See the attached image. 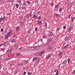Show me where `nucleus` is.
Listing matches in <instances>:
<instances>
[{
    "label": "nucleus",
    "mask_w": 75,
    "mask_h": 75,
    "mask_svg": "<svg viewBox=\"0 0 75 75\" xmlns=\"http://www.w3.org/2000/svg\"><path fill=\"white\" fill-rule=\"evenodd\" d=\"M8 44H9V42H5L4 43V45L5 46H7L8 45Z\"/></svg>",
    "instance_id": "f257e3e1"
},
{
    "label": "nucleus",
    "mask_w": 75,
    "mask_h": 75,
    "mask_svg": "<svg viewBox=\"0 0 75 75\" xmlns=\"http://www.w3.org/2000/svg\"><path fill=\"white\" fill-rule=\"evenodd\" d=\"M73 28V26H70V27L69 28V29H68V31L70 33L71 32V29Z\"/></svg>",
    "instance_id": "f03ea898"
},
{
    "label": "nucleus",
    "mask_w": 75,
    "mask_h": 75,
    "mask_svg": "<svg viewBox=\"0 0 75 75\" xmlns=\"http://www.w3.org/2000/svg\"><path fill=\"white\" fill-rule=\"evenodd\" d=\"M39 47L38 46H36L35 47H34V50H39Z\"/></svg>",
    "instance_id": "7ed1b4c3"
},
{
    "label": "nucleus",
    "mask_w": 75,
    "mask_h": 75,
    "mask_svg": "<svg viewBox=\"0 0 75 75\" xmlns=\"http://www.w3.org/2000/svg\"><path fill=\"white\" fill-rule=\"evenodd\" d=\"M68 47V45L67 44L63 47V50H66V49Z\"/></svg>",
    "instance_id": "20e7f679"
},
{
    "label": "nucleus",
    "mask_w": 75,
    "mask_h": 75,
    "mask_svg": "<svg viewBox=\"0 0 75 75\" xmlns=\"http://www.w3.org/2000/svg\"><path fill=\"white\" fill-rule=\"evenodd\" d=\"M52 46H50L48 47L47 48V50H50L51 49H52Z\"/></svg>",
    "instance_id": "39448f33"
},
{
    "label": "nucleus",
    "mask_w": 75,
    "mask_h": 75,
    "mask_svg": "<svg viewBox=\"0 0 75 75\" xmlns=\"http://www.w3.org/2000/svg\"><path fill=\"white\" fill-rule=\"evenodd\" d=\"M11 42H12V43H13V42H16V39H14L13 40H10Z\"/></svg>",
    "instance_id": "423d86ee"
},
{
    "label": "nucleus",
    "mask_w": 75,
    "mask_h": 75,
    "mask_svg": "<svg viewBox=\"0 0 75 75\" xmlns=\"http://www.w3.org/2000/svg\"><path fill=\"white\" fill-rule=\"evenodd\" d=\"M36 59L37 62H38V63H39V62H40V58L39 57H38Z\"/></svg>",
    "instance_id": "0eeeda50"
},
{
    "label": "nucleus",
    "mask_w": 75,
    "mask_h": 75,
    "mask_svg": "<svg viewBox=\"0 0 75 75\" xmlns=\"http://www.w3.org/2000/svg\"><path fill=\"white\" fill-rule=\"evenodd\" d=\"M51 41H52V39L51 38L48 39L47 42H51Z\"/></svg>",
    "instance_id": "6e6552de"
},
{
    "label": "nucleus",
    "mask_w": 75,
    "mask_h": 75,
    "mask_svg": "<svg viewBox=\"0 0 75 75\" xmlns=\"http://www.w3.org/2000/svg\"><path fill=\"white\" fill-rule=\"evenodd\" d=\"M54 72H57L56 74V75H57L58 74V70L57 69H56L54 71Z\"/></svg>",
    "instance_id": "1a4fd4ad"
},
{
    "label": "nucleus",
    "mask_w": 75,
    "mask_h": 75,
    "mask_svg": "<svg viewBox=\"0 0 75 75\" xmlns=\"http://www.w3.org/2000/svg\"><path fill=\"white\" fill-rule=\"evenodd\" d=\"M25 16H26V18H29V16H30V14H27Z\"/></svg>",
    "instance_id": "9d476101"
},
{
    "label": "nucleus",
    "mask_w": 75,
    "mask_h": 75,
    "mask_svg": "<svg viewBox=\"0 0 75 75\" xmlns=\"http://www.w3.org/2000/svg\"><path fill=\"white\" fill-rule=\"evenodd\" d=\"M64 40L65 41H68V38L67 37H65L64 38Z\"/></svg>",
    "instance_id": "9b49d317"
},
{
    "label": "nucleus",
    "mask_w": 75,
    "mask_h": 75,
    "mask_svg": "<svg viewBox=\"0 0 75 75\" xmlns=\"http://www.w3.org/2000/svg\"><path fill=\"white\" fill-rule=\"evenodd\" d=\"M37 23L38 24H41V23H42V22L41 21H37Z\"/></svg>",
    "instance_id": "f8f14e48"
},
{
    "label": "nucleus",
    "mask_w": 75,
    "mask_h": 75,
    "mask_svg": "<svg viewBox=\"0 0 75 75\" xmlns=\"http://www.w3.org/2000/svg\"><path fill=\"white\" fill-rule=\"evenodd\" d=\"M13 57H11V58L10 57H8L6 58V61H9V60L11 59Z\"/></svg>",
    "instance_id": "ddd939ff"
},
{
    "label": "nucleus",
    "mask_w": 75,
    "mask_h": 75,
    "mask_svg": "<svg viewBox=\"0 0 75 75\" xmlns=\"http://www.w3.org/2000/svg\"><path fill=\"white\" fill-rule=\"evenodd\" d=\"M46 58L47 59H50V55H48L47 57H46Z\"/></svg>",
    "instance_id": "4468645a"
},
{
    "label": "nucleus",
    "mask_w": 75,
    "mask_h": 75,
    "mask_svg": "<svg viewBox=\"0 0 75 75\" xmlns=\"http://www.w3.org/2000/svg\"><path fill=\"white\" fill-rule=\"evenodd\" d=\"M2 18V20L3 21H5V20H6V17H4L3 18Z\"/></svg>",
    "instance_id": "2eb2a0df"
},
{
    "label": "nucleus",
    "mask_w": 75,
    "mask_h": 75,
    "mask_svg": "<svg viewBox=\"0 0 75 75\" xmlns=\"http://www.w3.org/2000/svg\"><path fill=\"white\" fill-rule=\"evenodd\" d=\"M49 35L50 37H51V36H52V35H53V33H52L51 32L50 33Z\"/></svg>",
    "instance_id": "dca6fc26"
},
{
    "label": "nucleus",
    "mask_w": 75,
    "mask_h": 75,
    "mask_svg": "<svg viewBox=\"0 0 75 75\" xmlns=\"http://www.w3.org/2000/svg\"><path fill=\"white\" fill-rule=\"evenodd\" d=\"M62 55V52H59L58 54V56H59V57H60Z\"/></svg>",
    "instance_id": "f3484780"
},
{
    "label": "nucleus",
    "mask_w": 75,
    "mask_h": 75,
    "mask_svg": "<svg viewBox=\"0 0 75 75\" xmlns=\"http://www.w3.org/2000/svg\"><path fill=\"white\" fill-rule=\"evenodd\" d=\"M39 55V52L37 53L34 54L35 56H38Z\"/></svg>",
    "instance_id": "a211bd4d"
},
{
    "label": "nucleus",
    "mask_w": 75,
    "mask_h": 75,
    "mask_svg": "<svg viewBox=\"0 0 75 75\" xmlns=\"http://www.w3.org/2000/svg\"><path fill=\"white\" fill-rule=\"evenodd\" d=\"M59 4H58L56 6H55V8H57V7H58V6H59Z\"/></svg>",
    "instance_id": "6ab92c4d"
},
{
    "label": "nucleus",
    "mask_w": 75,
    "mask_h": 75,
    "mask_svg": "<svg viewBox=\"0 0 75 75\" xmlns=\"http://www.w3.org/2000/svg\"><path fill=\"white\" fill-rule=\"evenodd\" d=\"M28 75H31L32 74V73L31 72H28Z\"/></svg>",
    "instance_id": "aec40b11"
},
{
    "label": "nucleus",
    "mask_w": 75,
    "mask_h": 75,
    "mask_svg": "<svg viewBox=\"0 0 75 75\" xmlns=\"http://www.w3.org/2000/svg\"><path fill=\"white\" fill-rule=\"evenodd\" d=\"M68 63L69 64L70 62V59L68 58L67 60Z\"/></svg>",
    "instance_id": "412c9836"
},
{
    "label": "nucleus",
    "mask_w": 75,
    "mask_h": 75,
    "mask_svg": "<svg viewBox=\"0 0 75 75\" xmlns=\"http://www.w3.org/2000/svg\"><path fill=\"white\" fill-rule=\"evenodd\" d=\"M37 57H34L33 59V61H35V60H36V59H37Z\"/></svg>",
    "instance_id": "4be33fe9"
},
{
    "label": "nucleus",
    "mask_w": 75,
    "mask_h": 75,
    "mask_svg": "<svg viewBox=\"0 0 75 75\" xmlns=\"http://www.w3.org/2000/svg\"><path fill=\"white\" fill-rule=\"evenodd\" d=\"M66 63L67 61H66V60H64L63 63V64H65Z\"/></svg>",
    "instance_id": "5701e85b"
},
{
    "label": "nucleus",
    "mask_w": 75,
    "mask_h": 75,
    "mask_svg": "<svg viewBox=\"0 0 75 75\" xmlns=\"http://www.w3.org/2000/svg\"><path fill=\"white\" fill-rule=\"evenodd\" d=\"M2 67V64H1V62H0V69Z\"/></svg>",
    "instance_id": "b1692460"
},
{
    "label": "nucleus",
    "mask_w": 75,
    "mask_h": 75,
    "mask_svg": "<svg viewBox=\"0 0 75 75\" xmlns=\"http://www.w3.org/2000/svg\"><path fill=\"white\" fill-rule=\"evenodd\" d=\"M1 21H3V20L2 18H0V22H1Z\"/></svg>",
    "instance_id": "393cba45"
},
{
    "label": "nucleus",
    "mask_w": 75,
    "mask_h": 75,
    "mask_svg": "<svg viewBox=\"0 0 75 75\" xmlns=\"http://www.w3.org/2000/svg\"><path fill=\"white\" fill-rule=\"evenodd\" d=\"M19 28H20L19 27H18L16 28V31H18V30H19Z\"/></svg>",
    "instance_id": "a878e982"
},
{
    "label": "nucleus",
    "mask_w": 75,
    "mask_h": 75,
    "mask_svg": "<svg viewBox=\"0 0 75 75\" xmlns=\"http://www.w3.org/2000/svg\"><path fill=\"white\" fill-rule=\"evenodd\" d=\"M9 37V36H8V35H6V36H5V38L6 39H7Z\"/></svg>",
    "instance_id": "bb28decb"
},
{
    "label": "nucleus",
    "mask_w": 75,
    "mask_h": 75,
    "mask_svg": "<svg viewBox=\"0 0 75 75\" xmlns=\"http://www.w3.org/2000/svg\"><path fill=\"white\" fill-rule=\"evenodd\" d=\"M9 52H10V50H7V51L6 52L7 54H8V53H9Z\"/></svg>",
    "instance_id": "cd10ccee"
},
{
    "label": "nucleus",
    "mask_w": 75,
    "mask_h": 75,
    "mask_svg": "<svg viewBox=\"0 0 75 75\" xmlns=\"http://www.w3.org/2000/svg\"><path fill=\"white\" fill-rule=\"evenodd\" d=\"M10 34H11V32H8V33H7V35H10Z\"/></svg>",
    "instance_id": "c85d7f7f"
},
{
    "label": "nucleus",
    "mask_w": 75,
    "mask_h": 75,
    "mask_svg": "<svg viewBox=\"0 0 75 75\" xmlns=\"http://www.w3.org/2000/svg\"><path fill=\"white\" fill-rule=\"evenodd\" d=\"M16 8H18V6H19V5L18 4H16Z\"/></svg>",
    "instance_id": "c756f323"
},
{
    "label": "nucleus",
    "mask_w": 75,
    "mask_h": 75,
    "mask_svg": "<svg viewBox=\"0 0 75 75\" xmlns=\"http://www.w3.org/2000/svg\"><path fill=\"white\" fill-rule=\"evenodd\" d=\"M75 17L73 18H72V20H71L72 22H74V18H75Z\"/></svg>",
    "instance_id": "7c9ffc66"
},
{
    "label": "nucleus",
    "mask_w": 75,
    "mask_h": 75,
    "mask_svg": "<svg viewBox=\"0 0 75 75\" xmlns=\"http://www.w3.org/2000/svg\"><path fill=\"white\" fill-rule=\"evenodd\" d=\"M38 19L40 20V19H41V18H42L41 17V16H38Z\"/></svg>",
    "instance_id": "2f4dec72"
},
{
    "label": "nucleus",
    "mask_w": 75,
    "mask_h": 75,
    "mask_svg": "<svg viewBox=\"0 0 75 75\" xmlns=\"http://www.w3.org/2000/svg\"><path fill=\"white\" fill-rule=\"evenodd\" d=\"M55 16H56V17H58V16H59V15L58 14H55Z\"/></svg>",
    "instance_id": "473e14b6"
},
{
    "label": "nucleus",
    "mask_w": 75,
    "mask_h": 75,
    "mask_svg": "<svg viewBox=\"0 0 75 75\" xmlns=\"http://www.w3.org/2000/svg\"><path fill=\"white\" fill-rule=\"evenodd\" d=\"M41 54H42L44 53V51H42L41 52Z\"/></svg>",
    "instance_id": "72a5a7b5"
},
{
    "label": "nucleus",
    "mask_w": 75,
    "mask_h": 75,
    "mask_svg": "<svg viewBox=\"0 0 75 75\" xmlns=\"http://www.w3.org/2000/svg\"><path fill=\"white\" fill-rule=\"evenodd\" d=\"M62 10V8H60L59 9V12H61Z\"/></svg>",
    "instance_id": "f704fd0d"
},
{
    "label": "nucleus",
    "mask_w": 75,
    "mask_h": 75,
    "mask_svg": "<svg viewBox=\"0 0 75 75\" xmlns=\"http://www.w3.org/2000/svg\"><path fill=\"white\" fill-rule=\"evenodd\" d=\"M28 33H31V30H29L28 31Z\"/></svg>",
    "instance_id": "c9c22d12"
},
{
    "label": "nucleus",
    "mask_w": 75,
    "mask_h": 75,
    "mask_svg": "<svg viewBox=\"0 0 75 75\" xmlns=\"http://www.w3.org/2000/svg\"><path fill=\"white\" fill-rule=\"evenodd\" d=\"M19 50H23V47H21L20 48H19Z\"/></svg>",
    "instance_id": "e433bc0d"
},
{
    "label": "nucleus",
    "mask_w": 75,
    "mask_h": 75,
    "mask_svg": "<svg viewBox=\"0 0 75 75\" xmlns=\"http://www.w3.org/2000/svg\"><path fill=\"white\" fill-rule=\"evenodd\" d=\"M33 17H34L35 18H36L37 17V16H35V15H33Z\"/></svg>",
    "instance_id": "4c0bfd02"
},
{
    "label": "nucleus",
    "mask_w": 75,
    "mask_h": 75,
    "mask_svg": "<svg viewBox=\"0 0 75 75\" xmlns=\"http://www.w3.org/2000/svg\"><path fill=\"white\" fill-rule=\"evenodd\" d=\"M25 5H26V4L25 3H23V6H25Z\"/></svg>",
    "instance_id": "58836bf2"
},
{
    "label": "nucleus",
    "mask_w": 75,
    "mask_h": 75,
    "mask_svg": "<svg viewBox=\"0 0 75 75\" xmlns=\"http://www.w3.org/2000/svg\"><path fill=\"white\" fill-rule=\"evenodd\" d=\"M39 55L40 56H41L42 54L40 52V53L39 52Z\"/></svg>",
    "instance_id": "ea45409f"
},
{
    "label": "nucleus",
    "mask_w": 75,
    "mask_h": 75,
    "mask_svg": "<svg viewBox=\"0 0 75 75\" xmlns=\"http://www.w3.org/2000/svg\"><path fill=\"white\" fill-rule=\"evenodd\" d=\"M72 74H75V70L73 71L72 72Z\"/></svg>",
    "instance_id": "a19ab883"
},
{
    "label": "nucleus",
    "mask_w": 75,
    "mask_h": 75,
    "mask_svg": "<svg viewBox=\"0 0 75 75\" xmlns=\"http://www.w3.org/2000/svg\"><path fill=\"white\" fill-rule=\"evenodd\" d=\"M45 27H47V23H45Z\"/></svg>",
    "instance_id": "79ce46f5"
},
{
    "label": "nucleus",
    "mask_w": 75,
    "mask_h": 75,
    "mask_svg": "<svg viewBox=\"0 0 75 75\" xmlns=\"http://www.w3.org/2000/svg\"><path fill=\"white\" fill-rule=\"evenodd\" d=\"M38 30V28H36L35 29V31H37Z\"/></svg>",
    "instance_id": "37998d69"
},
{
    "label": "nucleus",
    "mask_w": 75,
    "mask_h": 75,
    "mask_svg": "<svg viewBox=\"0 0 75 75\" xmlns=\"http://www.w3.org/2000/svg\"><path fill=\"white\" fill-rule=\"evenodd\" d=\"M18 71H16V72L15 73V74H18Z\"/></svg>",
    "instance_id": "c03bdc74"
},
{
    "label": "nucleus",
    "mask_w": 75,
    "mask_h": 75,
    "mask_svg": "<svg viewBox=\"0 0 75 75\" xmlns=\"http://www.w3.org/2000/svg\"><path fill=\"white\" fill-rule=\"evenodd\" d=\"M17 45H16L14 46V48H17Z\"/></svg>",
    "instance_id": "a18cd8bd"
},
{
    "label": "nucleus",
    "mask_w": 75,
    "mask_h": 75,
    "mask_svg": "<svg viewBox=\"0 0 75 75\" xmlns=\"http://www.w3.org/2000/svg\"><path fill=\"white\" fill-rule=\"evenodd\" d=\"M59 27H58V28H57V31H59Z\"/></svg>",
    "instance_id": "49530a36"
},
{
    "label": "nucleus",
    "mask_w": 75,
    "mask_h": 75,
    "mask_svg": "<svg viewBox=\"0 0 75 75\" xmlns=\"http://www.w3.org/2000/svg\"><path fill=\"white\" fill-rule=\"evenodd\" d=\"M27 3L28 4H30V2H29V1H27Z\"/></svg>",
    "instance_id": "de8ad7c7"
},
{
    "label": "nucleus",
    "mask_w": 75,
    "mask_h": 75,
    "mask_svg": "<svg viewBox=\"0 0 75 75\" xmlns=\"http://www.w3.org/2000/svg\"><path fill=\"white\" fill-rule=\"evenodd\" d=\"M23 22H20V24H21V25H23Z\"/></svg>",
    "instance_id": "09e8293b"
},
{
    "label": "nucleus",
    "mask_w": 75,
    "mask_h": 75,
    "mask_svg": "<svg viewBox=\"0 0 75 75\" xmlns=\"http://www.w3.org/2000/svg\"><path fill=\"white\" fill-rule=\"evenodd\" d=\"M31 50H34V47H32Z\"/></svg>",
    "instance_id": "8fccbe9b"
},
{
    "label": "nucleus",
    "mask_w": 75,
    "mask_h": 75,
    "mask_svg": "<svg viewBox=\"0 0 75 75\" xmlns=\"http://www.w3.org/2000/svg\"><path fill=\"white\" fill-rule=\"evenodd\" d=\"M43 38H46V36H44L43 37Z\"/></svg>",
    "instance_id": "3c124183"
},
{
    "label": "nucleus",
    "mask_w": 75,
    "mask_h": 75,
    "mask_svg": "<svg viewBox=\"0 0 75 75\" xmlns=\"http://www.w3.org/2000/svg\"><path fill=\"white\" fill-rule=\"evenodd\" d=\"M66 27H67L66 26H63V28L64 29H65V28H66Z\"/></svg>",
    "instance_id": "603ef678"
},
{
    "label": "nucleus",
    "mask_w": 75,
    "mask_h": 75,
    "mask_svg": "<svg viewBox=\"0 0 75 75\" xmlns=\"http://www.w3.org/2000/svg\"><path fill=\"white\" fill-rule=\"evenodd\" d=\"M16 55H17V56H18L19 55V53H18L16 54Z\"/></svg>",
    "instance_id": "864d4df0"
},
{
    "label": "nucleus",
    "mask_w": 75,
    "mask_h": 75,
    "mask_svg": "<svg viewBox=\"0 0 75 75\" xmlns=\"http://www.w3.org/2000/svg\"><path fill=\"white\" fill-rule=\"evenodd\" d=\"M1 50L2 51H3V50H4V48H1Z\"/></svg>",
    "instance_id": "5fc2aeb1"
},
{
    "label": "nucleus",
    "mask_w": 75,
    "mask_h": 75,
    "mask_svg": "<svg viewBox=\"0 0 75 75\" xmlns=\"http://www.w3.org/2000/svg\"><path fill=\"white\" fill-rule=\"evenodd\" d=\"M54 5V4L53 3H52L51 4V6H53Z\"/></svg>",
    "instance_id": "6e6d98bb"
},
{
    "label": "nucleus",
    "mask_w": 75,
    "mask_h": 75,
    "mask_svg": "<svg viewBox=\"0 0 75 75\" xmlns=\"http://www.w3.org/2000/svg\"><path fill=\"white\" fill-rule=\"evenodd\" d=\"M18 2L20 4V3H21V1H18Z\"/></svg>",
    "instance_id": "4d7b16f0"
},
{
    "label": "nucleus",
    "mask_w": 75,
    "mask_h": 75,
    "mask_svg": "<svg viewBox=\"0 0 75 75\" xmlns=\"http://www.w3.org/2000/svg\"><path fill=\"white\" fill-rule=\"evenodd\" d=\"M9 52L10 53H11V50L10 51L9 50Z\"/></svg>",
    "instance_id": "13d9d810"
},
{
    "label": "nucleus",
    "mask_w": 75,
    "mask_h": 75,
    "mask_svg": "<svg viewBox=\"0 0 75 75\" xmlns=\"http://www.w3.org/2000/svg\"><path fill=\"white\" fill-rule=\"evenodd\" d=\"M1 31H4V30L2 28L1 29Z\"/></svg>",
    "instance_id": "bf43d9fd"
},
{
    "label": "nucleus",
    "mask_w": 75,
    "mask_h": 75,
    "mask_svg": "<svg viewBox=\"0 0 75 75\" xmlns=\"http://www.w3.org/2000/svg\"><path fill=\"white\" fill-rule=\"evenodd\" d=\"M25 74H26V72H24V75H25Z\"/></svg>",
    "instance_id": "052dcab7"
},
{
    "label": "nucleus",
    "mask_w": 75,
    "mask_h": 75,
    "mask_svg": "<svg viewBox=\"0 0 75 75\" xmlns=\"http://www.w3.org/2000/svg\"><path fill=\"white\" fill-rule=\"evenodd\" d=\"M38 14H40V11H38Z\"/></svg>",
    "instance_id": "680f3d73"
},
{
    "label": "nucleus",
    "mask_w": 75,
    "mask_h": 75,
    "mask_svg": "<svg viewBox=\"0 0 75 75\" xmlns=\"http://www.w3.org/2000/svg\"><path fill=\"white\" fill-rule=\"evenodd\" d=\"M7 15L8 16H9V15H10V13H7Z\"/></svg>",
    "instance_id": "e2e57ef3"
},
{
    "label": "nucleus",
    "mask_w": 75,
    "mask_h": 75,
    "mask_svg": "<svg viewBox=\"0 0 75 75\" xmlns=\"http://www.w3.org/2000/svg\"><path fill=\"white\" fill-rule=\"evenodd\" d=\"M40 41H41V42H42V39H40Z\"/></svg>",
    "instance_id": "0e129e2a"
},
{
    "label": "nucleus",
    "mask_w": 75,
    "mask_h": 75,
    "mask_svg": "<svg viewBox=\"0 0 75 75\" xmlns=\"http://www.w3.org/2000/svg\"><path fill=\"white\" fill-rule=\"evenodd\" d=\"M2 58V57L1 56H0V59H1Z\"/></svg>",
    "instance_id": "69168bd1"
},
{
    "label": "nucleus",
    "mask_w": 75,
    "mask_h": 75,
    "mask_svg": "<svg viewBox=\"0 0 75 75\" xmlns=\"http://www.w3.org/2000/svg\"><path fill=\"white\" fill-rule=\"evenodd\" d=\"M10 66H11V67H12V66H13V65H12V64H11L10 65Z\"/></svg>",
    "instance_id": "338daca9"
},
{
    "label": "nucleus",
    "mask_w": 75,
    "mask_h": 75,
    "mask_svg": "<svg viewBox=\"0 0 75 75\" xmlns=\"http://www.w3.org/2000/svg\"><path fill=\"white\" fill-rule=\"evenodd\" d=\"M67 6H69V4H67Z\"/></svg>",
    "instance_id": "774afa93"
}]
</instances>
